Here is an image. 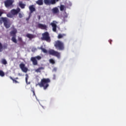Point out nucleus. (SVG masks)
<instances>
[{"label":"nucleus","instance_id":"nucleus-1","mask_svg":"<svg viewBox=\"0 0 126 126\" xmlns=\"http://www.w3.org/2000/svg\"><path fill=\"white\" fill-rule=\"evenodd\" d=\"M50 82H51V80L49 78H43L38 85L40 87H43L44 90H46L49 87V83Z\"/></svg>","mask_w":126,"mask_h":126},{"label":"nucleus","instance_id":"nucleus-19","mask_svg":"<svg viewBox=\"0 0 126 126\" xmlns=\"http://www.w3.org/2000/svg\"><path fill=\"white\" fill-rule=\"evenodd\" d=\"M39 49L40 50H41L42 52H43V53H44V54H47V53H48V50L43 48V46H41Z\"/></svg>","mask_w":126,"mask_h":126},{"label":"nucleus","instance_id":"nucleus-22","mask_svg":"<svg viewBox=\"0 0 126 126\" xmlns=\"http://www.w3.org/2000/svg\"><path fill=\"white\" fill-rule=\"evenodd\" d=\"M28 78H29V76L28 74H26V82L27 84H30V82H28Z\"/></svg>","mask_w":126,"mask_h":126},{"label":"nucleus","instance_id":"nucleus-24","mask_svg":"<svg viewBox=\"0 0 126 126\" xmlns=\"http://www.w3.org/2000/svg\"><path fill=\"white\" fill-rule=\"evenodd\" d=\"M9 78H10L11 79V80H12V81L14 83H19V82H18L16 80L12 78V77H11V76H10Z\"/></svg>","mask_w":126,"mask_h":126},{"label":"nucleus","instance_id":"nucleus-41","mask_svg":"<svg viewBox=\"0 0 126 126\" xmlns=\"http://www.w3.org/2000/svg\"><path fill=\"white\" fill-rule=\"evenodd\" d=\"M1 11V9H0V12Z\"/></svg>","mask_w":126,"mask_h":126},{"label":"nucleus","instance_id":"nucleus-25","mask_svg":"<svg viewBox=\"0 0 126 126\" xmlns=\"http://www.w3.org/2000/svg\"><path fill=\"white\" fill-rule=\"evenodd\" d=\"M49 63H52V64H55L56 63V62H55V60L53 59H50L49 60Z\"/></svg>","mask_w":126,"mask_h":126},{"label":"nucleus","instance_id":"nucleus-28","mask_svg":"<svg viewBox=\"0 0 126 126\" xmlns=\"http://www.w3.org/2000/svg\"><path fill=\"white\" fill-rule=\"evenodd\" d=\"M64 8H65V7H64V5H60V10H61V11H63V10H64Z\"/></svg>","mask_w":126,"mask_h":126},{"label":"nucleus","instance_id":"nucleus-11","mask_svg":"<svg viewBox=\"0 0 126 126\" xmlns=\"http://www.w3.org/2000/svg\"><path fill=\"white\" fill-rule=\"evenodd\" d=\"M37 26L38 28H40V29H42V30H47V27L46 25L38 24Z\"/></svg>","mask_w":126,"mask_h":126},{"label":"nucleus","instance_id":"nucleus-7","mask_svg":"<svg viewBox=\"0 0 126 126\" xmlns=\"http://www.w3.org/2000/svg\"><path fill=\"white\" fill-rule=\"evenodd\" d=\"M14 2V0H6L4 1L5 7H11Z\"/></svg>","mask_w":126,"mask_h":126},{"label":"nucleus","instance_id":"nucleus-21","mask_svg":"<svg viewBox=\"0 0 126 126\" xmlns=\"http://www.w3.org/2000/svg\"><path fill=\"white\" fill-rule=\"evenodd\" d=\"M11 40L12 41V42H13V43H15V44H16V43H17V40H16V36H12L11 38Z\"/></svg>","mask_w":126,"mask_h":126},{"label":"nucleus","instance_id":"nucleus-23","mask_svg":"<svg viewBox=\"0 0 126 126\" xmlns=\"http://www.w3.org/2000/svg\"><path fill=\"white\" fill-rule=\"evenodd\" d=\"M64 36H65V34L60 33V34H58V39H62V38H63V37H64Z\"/></svg>","mask_w":126,"mask_h":126},{"label":"nucleus","instance_id":"nucleus-6","mask_svg":"<svg viewBox=\"0 0 126 126\" xmlns=\"http://www.w3.org/2000/svg\"><path fill=\"white\" fill-rule=\"evenodd\" d=\"M60 0H43V2L46 5H54Z\"/></svg>","mask_w":126,"mask_h":126},{"label":"nucleus","instance_id":"nucleus-15","mask_svg":"<svg viewBox=\"0 0 126 126\" xmlns=\"http://www.w3.org/2000/svg\"><path fill=\"white\" fill-rule=\"evenodd\" d=\"M31 61L32 62V64H33V65H37V64H38V61L36 59H35L34 57H32L31 58Z\"/></svg>","mask_w":126,"mask_h":126},{"label":"nucleus","instance_id":"nucleus-37","mask_svg":"<svg viewBox=\"0 0 126 126\" xmlns=\"http://www.w3.org/2000/svg\"><path fill=\"white\" fill-rule=\"evenodd\" d=\"M17 80V79H18V77H16L15 78V80Z\"/></svg>","mask_w":126,"mask_h":126},{"label":"nucleus","instance_id":"nucleus-26","mask_svg":"<svg viewBox=\"0 0 126 126\" xmlns=\"http://www.w3.org/2000/svg\"><path fill=\"white\" fill-rule=\"evenodd\" d=\"M13 16H14L11 13H9L8 14H7V17H9L10 18H12V17H13Z\"/></svg>","mask_w":126,"mask_h":126},{"label":"nucleus","instance_id":"nucleus-12","mask_svg":"<svg viewBox=\"0 0 126 126\" xmlns=\"http://www.w3.org/2000/svg\"><path fill=\"white\" fill-rule=\"evenodd\" d=\"M55 21H53L52 23L50 24V25L52 27V30L54 32H57V24L54 23Z\"/></svg>","mask_w":126,"mask_h":126},{"label":"nucleus","instance_id":"nucleus-38","mask_svg":"<svg viewBox=\"0 0 126 126\" xmlns=\"http://www.w3.org/2000/svg\"><path fill=\"white\" fill-rule=\"evenodd\" d=\"M19 41H21V38H19Z\"/></svg>","mask_w":126,"mask_h":126},{"label":"nucleus","instance_id":"nucleus-3","mask_svg":"<svg viewBox=\"0 0 126 126\" xmlns=\"http://www.w3.org/2000/svg\"><path fill=\"white\" fill-rule=\"evenodd\" d=\"M42 37H41V40L42 41H46L50 43L51 42V37H50V34L48 32H46L42 34Z\"/></svg>","mask_w":126,"mask_h":126},{"label":"nucleus","instance_id":"nucleus-5","mask_svg":"<svg viewBox=\"0 0 126 126\" xmlns=\"http://www.w3.org/2000/svg\"><path fill=\"white\" fill-rule=\"evenodd\" d=\"M48 54L51 56H54L57 57L58 59L61 58V53L58 51H55L54 50L51 49L48 51Z\"/></svg>","mask_w":126,"mask_h":126},{"label":"nucleus","instance_id":"nucleus-8","mask_svg":"<svg viewBox=\"0 0 126 126\" xmlns=\"http://www.w3.org/2000/svg\"><path fill=\"white\" fill-rule=\"evenodd\" d=\"M20 68L22 70L23 72H27L28 71V68L25 66V64L21 63L19 65Z\"/></svg>","mask_w":126,"mask_h":126},{"label":"nucleus","instance_id":"nucleus-13","mask_svg":"<svg viewBox=\"0 0 126 126\" xmlns=\"http://www.w3.org/2000/svg\"><path fill=\"white\" fill-rule=\"evenodd\" d=\"M29 8L30 11V13H33L34 11H36V8H35V6L34 5L29 6Z\"/></svg>","mask_w":126,"mask_h":126},{"label":"nucleus","instance_id":"nucleus-33","mask_svg":"<svg viewBox=\"0 0 126 126\" xmlns=\"http://www.w3.org/2000/svg\"><path fill=\"white\" fill-rule=\"evenodd\" d=\"M3 14V12L2 11H0V17Z\"/></svg>","mask_w":126,"mask_h":126},{"label":"nucleus","instance_id":"nucleus-40","mask_svg":"<svg viewBox=\"0 0 126 126\" xmlns=\"http://www.w3.org/2000/svg\"><path fill=\"white\" fill-rule=\"evenodd\" d=\"M40 16H39V19H40Z\"/></svg>","mask_w":126,"mask_h":126},{"label":"nucleus","instance_id":"nucleus-34","mask_svg":"<svg viewBox=\"0 0 126 126\" xmlns=\"http://www.w3.org/2000/svg\"><path fill=\"white\" fill-rule=\"evenodd\" d=\"M57 68L56 67H55L53 68V71H57Z\"/></svg>","mask_w":126,"mask_h":126},{"label":"nucleus","instance_id":"nucleus-35","mask_svg":"<svg viewBox=\"0 0 126 126\" xmlns=\"http://www.w3.org/2000/svg\"><path fill=\"white\" fill-rule=\"evenodd\" d=\"M109 42L110 45H112V41L111 40H109Z\"/></svg>","mask_w":126,"mask_h":126},{"label":"nucleus","instance_id":"nucleus-18","mask_svg":"<svg viewBox=\"0 0 126 126\" xmlns=\"http://www.w3.org/2000/svg\"><path fill=\"white\" fill-rule=\"evenodd\" d=\"M36 3L38 5H43V4H44L43 0H37V1L36 2Z\"/></svg>","mask_w":126,"mask_h":126},{"label":"nucleus","instance_id":"nucleus-20","mask_svg":"<svg viewBox=\"0 0 126 126\" xmlns=\"http://www.w3.org/2000/svg\"><path fill=\"white\" fill-rule=\"evenodd\" d=\"M26 36L28 38H29V39H33V38H34V35L30 33H28Z\"/></svg>","mask_w":126,"mask_h":126},{"label":"nucleus","instance_id":"nucleus-29","mask_svg":"<svg viewBox=\"0 0 126 126\" xmlns=\"http://www.w3.org/2000/svg\"><path fill=\"white\" fill-rule=\"evenodd\" d=\"M1 63L2 64H7V62L6 61V60H5V59H2L1 61Z\"/></svg>","mask_w":126,"mask_h":126},{"label":"nucleus","instance_id":"nucleus-16","mask_svg":"<svg viewBox=\"0 0 126 126\" xmlns=\"http://www.w3.org/2000/svg\"><path fill=\"white\" fill-rule=\"evenodd\" d=\"M52 11L53 13H58L60 12V11L59 10V8H58V7H57L53 8L52 10Z\"/></svg>","mask_w":126,"mask_h":126},{"label":"nucleus","instance_id":"nucleus-30","mask_svg":"<svg viewBox=\"0 0 126 126\" xmlns=\"http://www.w3.org/2000/svg\"><path fill=\"white\" fill-rule=\"evenodd\" d=\"M36 60H38V61H40L41 59H42V57L40 56H37L34 57Z\"/></svg>","mask_w":126,"mask_h":126},{"label":"nucleus","instance_id":"nucleus-14","mask_svg":"<svg viewBox=\"0 0 126 126\" xmlns=\"http://www.w3.org/2000/svg\"><path fill=\"white\" fill-rule=\"evenodd\" d=\"M16 33H17V30H16V29H14V30L10 32V36H12V37L16 36Z\"/></svg>","mask_w":126,"mask_h":126},{"label":"nucleus","instance_id":"nucleus-17","mask_svg":"<svg viewBox=\"0 0 126 126\" xmlns=\"http://www.w3.org/2000/svg\"><path fill=\"white\" fill-rule=\"evenodd\" d=\"M19 5L20 6V7H21V8H22V9H23L24 8H25V4H24L23 3H22V1H20L19 3Z\"/></svg>","mask_w":126,"mask_h":126},{"label":"nucleus","instance_id":"nucleus-39","mask_svg":"<svg viewBox=\"0 0 126 126\" xmlns=\"http://www.w3.org/2000/svg\"><path fill=\"white\" fill-rule=\"evenodd\" d=\"M29 19V18H27L26 20H27V21H28Z\"/></svg>","mask_w":126,"mask_h":126},{"label":"nucleus","instance_id":"nucleus-27","mask_svg":"<svg viewBox=\"0 0 126 126\" xmlns=\"http://www.w3.org/2000/svg\"><path fill=\"white\" fill-rule=\"evenodd\" d=\"M4 75H5L4 72H3V71L1 70H0V76H1V77H3Z\"/></svg>","mask_w":126,"mask_h":126},{"label":"nucleus","instance_id":"nucleus-10","mask_svg":"<svg viewBox=\"0 0 126 126\" xmlns=\"http://www.w3.org/2000/svg\"><path fill=\"white\" fill-rule=\"evenodd\" d=\"M5 49H7V44H5L2 46L1 43L0 42V52H2V51L5 50Z\"/></svg>","mask_w":126,"mask_h":126},{"label":"nucleus","instance_id":"nucleus-4","mask_svg":"<svg viewBox=\"0 0 126 126\" xmlns=\"http://www.w3.org/2000/svg\"><path fill=\"white\" fill-rule=\"evenodd\" d=\"M1 21H2L4 24V26L7 29L10 27V23H9V20L6 17H1Z\"/></svg>","mask_w":126,"mask_h":126},{"label":"nucleus","instance_id":"nucleus-2","mask_svg":"<svg viewBox=\"0 0 126 126\" xmlns=\"http://www.w3.org/2000/svg\"><path fill=\"white\" fill-rule=\"evenodd\" d=\"M54 47L56 50L59 51H63L64 50V43L61 40H57L55 42Z\"/></svg>","mask_w":126,"mask_h":126},{"label":"nucleus","instance_id":"nucleus-31","mask_svg":"<svg viewBox=\"0 0 126 126\" xmlns=\"http://www.w3.org/2000/svg\"><path fill=\"white\" fill-rule=\"evenodd\" d=\"M41 69H43V67H39L36 69V72H41Z\"/></svg>","mask_w":126,"mask_h":126},{"label":"nucleus","instance_id":"nucleus-36","mask_svg":"<svg viewBox=\"0 0 126 126\" xmlns=\"http://www.w3.org/2000/svg\"><path fill=\"white\" fill-rule=\"evenodd\" d=\"M32 93L34 96H36V95L35 94V92L34 91H32Z\"/></svg>","mask_w":126,"mask_h":126},{"label":"nucleus","instance_id":"nucleus-9","mask_svg":"<svg viewBox=\"0 0 126 126\" xmlns=\"http://www.w3.org/2000/svg\"><path fill=\"white\" fill-rule=\"evenodd\" d=\"M11 13L13 14V15H17L19 12H20V8L18 7L17 9H13L10 11Z\"/></svg>","mask_w":126,"mask_h":126},{"label":"nucleus","instance_id":"nucleus-32","mask_svg":"<svg viewBox=\"0 0 126 126\" xmlns=\"http://www.w3.org/2000/svg\"><path fill=\"white\" fill-rule=\"evenodd\" d=\"M23 17V16L22 15V14H21V13H19V18H22V17Z\"/></svg>","mask_w":126,"mask_h":126}]
</instances>
